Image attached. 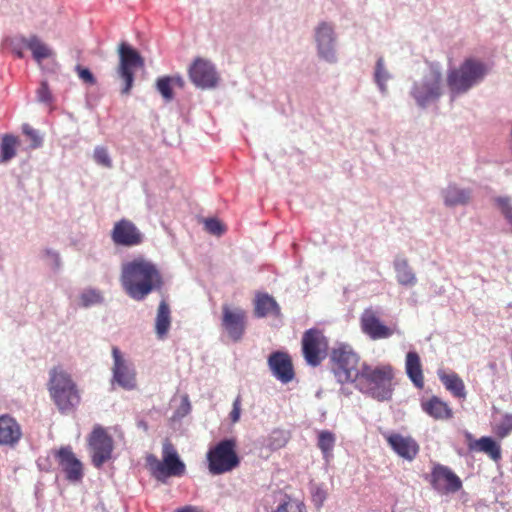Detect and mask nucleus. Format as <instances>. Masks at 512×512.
I'll list each match as a JSON object with an SVG mask.
<instances>
[{"instance_id":"27","label":"nucleus","mask_w":512,"mask_h":512,"mask_svg":"<svg viewBox=\"0 0 512 512\" xmlns=\"http://www.w3.org/2000/svg\"><path fill=\"white\" fill-rule=\"evenodd\" d=\"M336 444V435L329 430L318 432L317 447L320 449L323 459L329 462L333 458V450Z\"/></svg>"},{"instance_id":"23","label":"nucleus","mask_w":512,"mask_h":512,"mask_svg":"<svg viewBox=\"0 0 512 512\" xmlns=\"http://www.w3.org/2000/svg\"><path fill=\"white\" fill-rule=\"evenodd\" d=\"M405 369L407 376L417 388H423L424 378L420 357L417 352L409 351L406 355Z\"/></svg>"},{"instance_id":"9","label":"nucleus","mask_w":512,"mask_h":512,"mask_svg":"<svg viewBox=\"0 0 512 512\" xmlns=\"http://www.w3.org/2000/svg\"><path fill=\"white\" fill-rule=\"evenodd\" d=\"M328 349V341L323 332L312 328L307 330L302 337V351L306 362L315 367L325 358Z\"/></svg>"},{"instance_id":"16","label":"nucleus","mask_w":512,"mask_h":512,"mask_svg":"<svg viewBox=\"0 0 512 512\" xmlns=\"http://www.w3.org/2000/svg\"><path fill=\"white\" fill-rule=\"evenodd\" d=\"M268 366L273 376L280 382L286 384L293 380V365L287 353L281 351L271 353L268 358Z\"/></svg>"},{"instance_id":"18","label":"nucleus","mask_w":512,"mask_h":512,"mask_svg":"<svg viewBox=\"0 0 512 512\" xmlns=\"http://www.w3.org/2000/svg\"><path fill=\"white\" fill-rule=\"evenodd\" d=\"M315 37L320 56L326 61L334 62L336 56L333 47L335 40L333 27L326 22H322L316 29Z\"/></svg>"},{"instance_id":"31","label":"nucleus","mask_w":512,"mask_h":512,"mask_svg":"<svg viewBox=\"0 0 512 512\" xmlns=\"http://www.w3.org/2000/svg\"><path fill=\"white\" fill-rule=\"evenodd\" d=\"M245 322H222L221 338L223 341H238L245 332Z\"/></svg>"},{"instance_id":"10","label":"nucleus","mask_w":512,"mask_h":512,"mask_svg":"<svg viewBox=\"0 0 512 512\" xmlns=\"http://www.w3.org/2000/svg\"><path fill=\"white\" fill-rule=\"evenodd\" d=\"M111 239L116 246L135 247L143 243L144 234L131 220L123 218L115 222Z\"/></svg>"},{"instance_id":"11","label":"nucleus","mask_w":512,"mask_h":512,"mask_svg":"<svg viewBox=\"0 0 512 512\" xmlns=\"http://www.w3.org/2000/svg\"><path fill=\"white\" fill-rule=\"evenodd\" d=\"M412 95L420 106L435 101L441 95V74L430 71L420 83H416Z\"/></svg>"},{"instance_id":"50","label":"nucleus","mask_w":512,"mask_h":512,"mask_svg":"<svg viewBox=\"0 0 512 512\" xmlns=\"http://www.w3.org/2000/svg\"><path fill=\"white\" fill-rule=\"evenodd\" d=\"M326 499V493L320 488H316L313 493V501L317 507H321L324 500Z\"/></svg>"},{"instance_id":"20","label":"nucleus","mask_w":512,"mask_h":512,"mask_svg":"<svg viewBox=\"0 0 512 512\" xmlns=\"http://www.w3.org/2000/svg\"><path fill=\"white\" fill-rule=\"evenodd\" d=\"M21 436V427L14 418L8 415L0 416V445L14 446Z\"/></svg>"},{"instance_id":"5","label":"nucleus","mask_w":512,"mask_h":512,"mask_svg":"<svg viewBox=\"0 0 512 512\" xmlns=\"http://www.w3.org/2000/svg\"><path fill=\"white\" fill-rule=\"evenodd\" d=\"M236 440L226 438L219 441L207 452L208 469L212 475H221L237 468L240 464L236 452Z\"/></svg>"},{"instance_id":"33","label":"nucleus","mask_w":512,"mask_h":512,"mask_svg":"<svg viewBox=\"0 0 512 512\" xmlns=\"http://www.w3.org/2000/svg\"><path fill=\"white\" fill-rule=\"evenodd\" d=\"M289 440V433L285 430H273L266 440V445L269 449L275 451L284 447Z\"/></svg>"},{"instance_id":"42","label":"nucleus","mask_w":512,"mask_h":512,"mask_svg":"<svg viewBox=\"0 0 512 512\" xmlns=\"http://www.w3.org/2000/svg\"><path fill=\"white\" fill-rule=\"evenodd\" d=\"M37 97L40 102L47 104L52 102V94L46 82L41 83L39 89L37 90Z\"/></svg>"},{"instance_id":"55","label":"nucleus","mask_w":512,"mask_h":512,"mask_svg":"<svg viewBox=\"0 0 512 512\" xmlns=\"http://www.w3.org/2000/svg\"><path fill=\"white\" fill-rule=\"evenodd\" d=\"M16 54H17V56H18L19 58H22V57H23V53H22L21 51H17V52H16Z\"/></svg>"},{"instance_id":"19","label":"nucleus","mask_w":512,"mask_h":512,"mask_svg":"<svg viewBox=\"0 0 512 512\" xmlns=\"http://www.w3.org/2000/svg\"><path fill=\"white\" fill-rule=\"evenodd\" d=\"M391 448L400 457L409 461L413 460L419 450L418 444L411 437H404L397 433L384 435Z\"/></svg>"},{"instance_id":"32","label":"nucleus","mask_w":512,"mask_h":512,"mask_svg":"<svg viewBox=\"0 0 512 512\" xmlns=\"http://www.w3.org/2000/svg\"><path fill=\"white\" fill-rule=\"evenodd\" d=\"M17 138L12 135H5L1 142L0 162L5 163L16 155Z\"/></svg>"},{"instance_id":"30","label":"nucleus","mask_w":512,"mask_h":512,"mask_svg":"<svg viewBox=\"0 0 512 512\" xmlns=\"http://www.w3.org/2000/svg\"><path fill=\"white\" fill-rule=\"evenodd\" d=\"M361 329L372 340L385 339L393 334V330L382 322H361Z\"/></svg>"},{"instance_id":"45","label":"nucleus","mask_w":512,"mask_h":512,"mask_svg":"<svg viewBox=\"0 0 512 512\" xmlns=\"http://www.w3.org/2000/svg\"><path fill=\"white\" fill-rule=\"evenodd\" d=\"M241 415V398L240 396L236 397V399L233 402L232 410L229 414V418L232 423H237L240 419Z\"/></svg>"},{"instance_id":"8","label":"nucleus","mask_w":512,"mask_h":512,"mask_svg":"<svg viewBox=\"0 0 512 512\" xmlns=\"http://www.w3.org/2000/svg\"><path fill=\"white\" fill-rule=\"evenodd\" d=\"M119 65L117 74L123 81L121 93L123 95L130 94L134 83V70L144 66V60L138 51L130 45L122 42L118 47Z\"/></svg>"},{"instance_id":"17","label":"nucleus","mask_w":512,"mask_h":512,"mask_svg":"<svg viewBox=\"0 0 512 512\" xmlns=\"http://www.w3.org/2000/svg\"><path fill=\"white\" fill-rule=\"evenodd\" d=\"M56 457L66 478L71 482H78L83 477L82 463L78 460L69 446L60 448Z\"/></svg>"},{"instance_id":"34","label":"nucleus","mask_w":512,"mask_h":512,"mask_svg":"<svg viewBox=\"0 0 512 512\" xmlns=\"http://www.w3.org/2000/svg\"><path fill=\"white\" fill-rule=\"evenodd\" d=\"M103 302V295L101 291L96 289H86L79 296V305L84 308H88L94 305H98Z\"/></svg>"},{"instance_id":"43","label":"nucleus","mask_w":512,"mask_h":512,"mask_svg":"<svg viewBox=\"0 0 512 512\" xmlns=\"http://www.w3.org/2000/svg\"><path fill=\"white\" fill-rule=\"evenodd\" d=\"M207 231L214 235H221L224 232L222 223L217 219H208L205 221Z\"/></svg>"},{"instance_id":"12","label":"nucleus","mask_w":512,"mask_h":512,"mask_svg":"<svg viewBox=\"0 0 512 512\" xmlns=\"http://www.w3.org/2000/svg\"><path fill=\"white\" fill-rule=\"evenodd\" d=\"M92 462L95 467H101L111 458L113 440L102 427H96L89 438Z\"/></svg>"},{"instance_id":"14","label":"nucleus","mask_w":512,"mask_h":512,"mask_svg":"<svg viewBox=\"0 0 512 512\" xmlns=\"http://www.w3.org/2000/svg\"><path fill=\"white\" fill-rule=\"evenodd\" d=\"M191 82L202 89L214 88L218 83L215 67L207 60L197 58L188 71Z\"/></svg>"},{"instance_id":"2","label":"nucleus","mask_w":512,"mask_h":512,"mask_svg":"<svg viewBox=\"0 0 512 512\" xmlns=\"http://www.w3.org/2000/svg\"><path fill=\"white\" fill-rule=\"evenodd\" d=\"M394 372L390 365L372 366L361 363L360 373L354 380L355 387L379 402L389 401L394 391Z\"/></svg>"},{"instance_id":"39","label":"nucleus","mask_w":512,"mask_h":512,"mask_svg":"<svg viewBox=\"0 0 512 512\" xmlns=\"http://www.w3.org/2000/svg\"><path fill=\"white\" fill-rule=\"evenodd\" d=\"M494 202L512 226V200L508 197H497L494 199Z\"/></svg>"},{"instance_id":"26","label":"nucleus","mask_w":512,"mask_h":512,"mask_svg":"<svg viewBox=\"0 0 512 512\" xmlns=\"http://www.w3.org/2000/svg\"><path fill=\"white\" fill-rule=\"evenodd\" d=\"M396 279L400 285L412 287L417 283V278L408 260L403 257H397L394 261Z\"/></svg>"},{"instance_id":"3","label":"nucleus","mask_w":512,"mask_h":512,"mask_svg":"<svg viewBox=\"0 0 512 512\" xmlns=\"http://www.w3.org/2000/svg\"><path fill=\"white\" fill-rule=\"evenodd\" d=\"M146 464L151 475L162 483H166L170 477H181L186 471L185 463L170 443L163 445L162 460L150 454L146 457Z\"/></svg>"},{"instance_id":"25","label":"nucleus","mask_w":512,"mask_h":512,"mask_svg":"<svg viewBox=\"0 0 512 512\" xmlns=\"http://www.w3.org/2000/svg\"><path fill=\"white\" fill-rule=\"evenodd\" d=\"M468 447L471 451L487 454L494 461L501 459V447L492 437L483 436L476 441L470 442Z\"/></svg>"},{"instance_id":"38","label":"nucleus","mask_w":512,"mask_h":512,"mask_svg":"<svg viewBox=\"0 0 512 512\" xmlns=\"http://www.w3.org/2000/svg\"><path fill=\"white\" fill-rule=\"evenodd\" d=\"M388 79H389V74L384 68V61L382 58H379L376 63L375 80L382 92L386 91L385 84Z\"/></svg>"},{"instance_id":"15","label":"nucleus","mask_w":512,"mask_h":512,"mask_svg":"<svg viewBox=\"0 0 512 512\" xmlns=\"http://www.w3.org/2000/svg\"><path fill=\"white\" fill-rule=\"evenodd\" d=\"M433 488L441 493H455L462 487L460 478L448 467L436 465L431 474Z\"/></svg>"},{"instance_id":"54","label":"nucleus","mask_w":512,"mask_h":512,"mask_svg":"<svg viewBox=\"0 0 512 512\" xmlns=\"http://www.w3.org/2000/svg\"><path fill=\"white\" fill-rule=\"evenodd\" d=\"M465 436H466V439H467V441H468V444H469L470 442L474 441V440H473V437H472V435H471V433L466 432Z\"/></svg>"},{"instance_id":"49","label":"nucleus","mask_w":512,"mask_h":512,"mask_svg":"<svg viewBox=\"0 0 512 512\" xmlns=\"http://www.w3.org/2000/svg\"><path fill=\"white\" fill-rule=\"evenodd\" d=\"M170 329V322H156V333L159 338H164Z\"/></svg>"},{"instance_id":"44","label":"nucleus","mask_w":512,"mask_h":512,"mask_svg":"<svg viewBox=\"0 0 512 512\" xmlns=\"http://www.w3.org/2000/svg\"><path fill=\"white\" fill-rule=\"evenodd\" d=\"M76 71L78 73V76L80 79H82L85 83L94 85L96 83V80L93 76V74L90 72L88 68H84L80 65L76 66Z\"/></svg>"},{"instance_id":"21","label":"nucleus","mask_w":512,"mask_h":512,"mask_svg":"<svg viewBox=\"0 0 512 512\" xmlns=\"http://www.w3.org/2000/svg\"><path fill=\"white\" fill-rule=\"evenodd\" d=\"M255 314L260 318H278L281 312L273 297L268 294H259L255 299Z\"/></svg>"},{"instance_id":"28","label":"nucleus","mask_w":512,"mask_h":512,"mask_svg":"<svg viewBox=\"0 0 512 512\" xmlns=\"http://www.w3.org/2000/svg\"><path fill=\"white\" fill-rule=\"evenodd\" d=\"M21 42L31 50L34 59L38 63H41L43 59L49 58L52 55L51 50L35 35L29 38H22Z\"/></svg>"},{"instance_id":"51","label":"nucleus","mask_w":512,"mask_h":512,"mask_svg":"<svg viewBox=\"0 0 512 512\" xmlns=\"http://www.w3.org/2000/svg\"><path fill=\"white\" fill-rule=\"evenodd\" d=\"M171 78L173 79L172 85L178 86L180 88L184 87V80L181 76H173Z\"/></svg>"},{"instance_id":"41","label":"nucleus","mask_w":512,"mask_h":512,"mask_svg":"<svg viewBox=\"0 0 512 512\" xmlns=\"http://www.w3.org/2000/svg\"><path fill=\"white\" fill-rule=\"evenodd\" d=\"M190 411H191L190 401L188 399V396H184L182 398L180 406L174 412L173 419L174 420L182 419L186 415H188L190 413Z\"/></svg>"},{"instance_id":"36","label":"nucleus","mask_w":512,"mask_h":512,"mask_svg":"<svg viewBox=\"0 0 512 512\" xmlns=\"http://www.w3.org/2000/svg\"><path fill=\"white\" fill-rule=\"evenodd\" d=\"M272 512H307L305 505L296 499L288 498L279 503Z\"/></svg>"},{"instance_id":"6","label":"nucleus","mask_w":512,"mask_h":512,"mask_svg":"<svg viewBox=\"0 0 512 512\" xmlns=\"http://www.w3.org/2000/svg\"><path fill=\"white\" fill-rule=\"evenodd\" d=\"M486 73L487 68L482 62L466 59L458 69L448 74L447 84L452 93H464L481 81Z\"/></svg>"},{"instance_id":"7","label":"nucleus","mask_w":512,"mask_h":512,"mask_svg":"<svg viewBox=\"0 0 512 512\" xmlns=\"http://www.w3.org/2000/svg\"><path fill=\"white\" fill-rule=\"evenodd\" d=\"M333 372L338 382H354L360 373L359 357L351 346L339 344L332 350Z\"/></svg>"},{"instance_id":"22","label":"nucleus","mask_w":512,"mask_h":512,"mask_svg":"<svg viewBox=\"0 0 512 512\" xmlns=\"http://www.w3.org/2000/svg\"><path fill=\"white\" fill-rule=\"evenodd\" d=\"M422 409L436 420H447L453 416V412L448 404L436 396L423 402Z\"/></svg>"},{"instance_id":"35","label":"nucleus","mask_w":512,"mask_h":512,"mask_svg":"<svg viewBox=\"0 0 512 512\" xmlns=\"http://www.w3.org/2000/svg\"><path fill=\"white\" fill-rule=\"evenodd\" d=\"M494 431L500 438L507 437L512 432V414L505 413L495 423Z\"/></svg>"},{"instance_id":"13","label":"nucleus","mask_w":512,"mask_h":512,"mask_svg":"<svg viewBox=\"0 0 512 512\" xmlns=\"http://www.w3.org/2000/svg\"><path fill=\"white\" fill-rule=\"evenodd\" d=\"M113 357V381L125 390H132L136 387L135 370L132 364L127 361L117 347L112 348Z\"/></svg>"},{"instance_id":"37","label":"nucleus","mask_w":512,"mask_h":512,"mask_svg":"<svg viewBox=\"0 0 512 512\" xmlns=\"http://www.w3.org/2000/svg\"><path fill=\"white\" fill-rule=\"evenodd\" d=\"M172 81L173 79L169 76L160 77L156 81V88L166 101H171L174 97Z\"/></svg>"},{"instance_id":"40","label":"nucleus","mask_w":512,"mask_h":512,"mask_svg":"<svg viewBox=\"0 0 512 512\" xmlns=\"http://www.w3.org/2000/svg\"><path fill=\"white\" fill-rule=\"evenodd\" d=\"M94 159L99 165H102L104 167L110 168L112 166V161L109 157L108 151L104 147L95 148Z\"/></svg>"},{"instance_id":"53","label":"nucleus","mask_w":512,"mask_h":512,"mask_svg":"<svg viewBox=\"0 0 512 512\" xmlns=\"http://www.w3.org/2000/svg\"><path fill=\"white\" fill-rule=\"evenodd\" d=\"M362 320L370 321V320H377V318L374 315H370V314H368V312H366L364 314V316L362 317Z\"/></svg>"},{"instance_id":"48","label":"nucleus","mask_w":512,"mask_h":512,"mask_svg":"<svg viewBox=\"0 0 512 512\" xmlns=\"http://www.w3.org/2000/svg\"><path fill=\"white\" fill-rule=\"evenodd\" d=\"M223 312H224L223 320H227V321L242 320L245 317L244 312L242 310H237L236 312H232L228 306H224Z\"/></svg>"},{"instance_id":"4","label":"nucleus","mask_w":512,"mask_h":512,"mask_svg":"<svg viewBox=\"0 0 512 512\" xmlns=\"http://www.w3.org/2000/svg\"><path fill=\"white\" fill-rule=\"evenodd\" d=\"M49 391L55 404L62 412L73 409L80 402L76 384L70 375L62 369L50 372Z\"/></svg>"},{"instance_id":"1","label":"nucleus","mask_w":512,"mask_h":512,"mask_svg":"<svg viewBox=\"0 0 512 512\" xmlns=\"http://www.w3.org/2000/svg\"><path fill=\"white\" fill-rule=\"evenodd\" d=\"M120 283L125 293L136 301L161 291L165 285L158 265L143 256L122 263Z\"/></svg>"},{"instance_id":"47","label":"nucleus","mask_w":512,"mask_h":512,"mask_svg":"<svg viewBox=\"0 0 512 512\" xmlns=\"http://www.w3.org/2000/svg\"><path fill=\"white\" fill-rule=\"evenodd\" d=\"M156 320H170V307L165 300L159 303Z\"/></svg>"},{"instance_id":"46","label":"nucleus","mask_w":512,"mask_h":512,"mask_svg":"<svg viewBox=\"0 0 512 512\" xmlns=\"http://www.w3.org/2000/svg\"><path fill=\"white\" fill-rule=\"evenodd\" d=\"M23 133L31 139V141L33 142L32 146L34 148L40 146L41 138L39 137L36 130H34L33 128L26 124L23 126Z\"/></svg>"},{"instance_id":"29","label":"nucleus","mask_w":512,"mask_h":512,"mask_svg":"<svg viewBox=\"0 0 512 512\" xmlns=\"http://www.w3.org/2000/svg\"><path fill=\"white\" fill-rule=\"evenodd\" d=\"M470 200V191L456 186H449L444 191V201L447 206L465 205Z\"/></svg>"},{"instance_id":"24","label":"nucleus","mask_w":512,"mask_h":512,"mask_svg":"<svg viewBox=\"0 0 512 512\" xmlns=\"http://www.w3.org/2000/svg\"><path fill=\"white\" fill-rule=\"evenodd\" d=\"M438 378L445 388L457 398H465L466 390L463 380L455 373H447L443 369L437 371Z\"/></svg>"},{"instance_id":"52","label":"nucleus","mask_w":512,"mask_h":512,"mask_svg":"<svg viewBox=\"0 0 512 512\" xmlns=\"http://www.w3.org/2000/svg\"><path fill=\"white\" fill-rule=\"evenodd\" d=\"M176 512H199L194 506H184L176 510Z\"/></svg>"}]
</instances>
